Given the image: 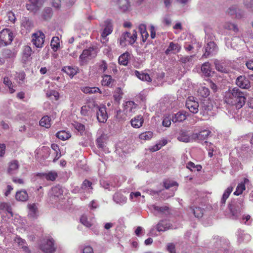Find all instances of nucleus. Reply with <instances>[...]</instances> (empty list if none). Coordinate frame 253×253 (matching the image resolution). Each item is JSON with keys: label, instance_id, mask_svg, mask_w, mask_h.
Wrapping results in <instances>:
<instances>
[{"label": "nucleus", "instance_id": "f257e3e1", "mask_svg": "<svg viewBox=\"0 0 253 253\" xmlns=\"http://www.w3.org/2000/svg\"><path fill=\"white\" fill-rule=\"evenodd\" d=\"M225 101L226 103L240 109L245 105L246 102V94L238 88L234 87L226 92Z\"/></svg>", "mask_w": 253, "mask_h": 253}, {"label": "nucleus", "instance_id": "f03ea898", "mask_svg": "<svg viewBox=\"0 0 253 253\" xmlns=\"http://www.w3.org/2000/svg\"><path fill=\"white\" fill-rule=\"evenodd\" d=\"M137 39V32L135 30L132 31V34L126 32L124 33L121 36L119 42L120 44L122 46H125L126 45V42L131 45L133 44Z\"/></svg>", "mask_w": 253, "mask_h": 253}, {"label": "nucleus", "instance_id": "7ed1b4c3", "mask_svg": "<svg viewBox=\"0 0 253 253\" xmlns=\"http://www.w3.org/2000/svg\"><path fill=\"white\" fill-rule=\"evenodd\" d=\"M97 108L94 101H90L81 108V113L84 116L90 117Z\"/></svg>", "mask_w": 253, "mask_h": 253}, {"label": "nucleus", "instance_id": "20e7f679", "mask_svg": "<svg viewBox=\"0 0 253 253\" xmlns=\"http://www.w3.org/2000/svg\"><path fill=\"white\" fill-rule=\"evenodd\" d=\"M56 247L52 238H48L43 241L41 245V249L45 253H54Z\"/></svg>", "mask_w": 253, "mask_h": 253}, {"label": "nucleus", "instance_id": "39448f33", "mask_svg": "<svg viewBox=\"0 0 253 253\" xmlns=\"http://www.w3.org/2000/svg\"><path fill=\"white\" fill-rule=\"evenodd\" d=\"M13 40L12 33L8 29H4L0 32V44L6 45Z\"/></svg>", "mask_w": 253, "mask_h": 253}, {"label": "nucleus", "instance_id": "423d86ee", "mask_svg": "<svg viewBox=\"0 0 253 253\" xmlns=\"http://www.w3.org/2000/svg\"><path fill=\"white\" fill-rule=\"evenodd\" d=\"M42 5L41 0H28L26 7L28 10L35 13L40 10Z\"/></svg>", "mask_w": 253, "mask_h": 253}, {"label": "nucleus", "instance_id": "0eeeda50", "mask_svg": "<svg viewBox=\"0 0 253 253\" xmlns=\"http://www.w3.org/2000/svg\"><path fill=\"white\" fill-rule=\"evenodd\" d=\"M150 209L155 215H168L170 213L169 209L167 206H158L156 205H152L150 206Z\"/></svg>", "mask_w": 253, "mask_h": 253}, {"label": "nucleus", "instance_id": "6e6552de", "mask_svg": "<svg viewBox=\"0 0 253 253\" xmlns=\"http://www.w3.org/2000/svg\"><path fill=\"white\" fill-rule=\"evenodd\" d=\"M32 42L37 47L41 48L44 43V35L42 32H38L33 34Z\"/></svg>", "mask_w": 253, "mask_h": 253}, {"label": "nucleus", "instance_id": "1a4fd4ad", "mask_svg": "<svg viewBox=\"0 0 253 253\" xmlns=\"http://www.w3.org/2000/svg\"><path fill=\"white\" fill-rule=\"evenodd\" d=\"M95 112L96 113L97 119L99 122H106L108 118V116L106 112V109L105 106H98L97 105V108L95 110Z\"/></svg>", "mask_w": 253, "mask_h": 253}, {"label": "nucleus", "instance_id": "9d476101", "mask_svg": "<svg viewBox=\"0 0 253 253\" xmlns=\"http://www.w3.org/2000/svg\"><path fill=\"white\" fill-rule=\"evenodd\" d=\"M124 112L128 116H131L135 112L137 105L131 101L126 102L124 104Z\"/></svg>", "mask_w": 253, "mask_h": 253}, {"label": "nucleus", "instance_id": "9b49d317", "mask_svg": "<svg viewBox=\"0 0 253 253\" xmlns=\"http://www.w3.org/2000/svg\"><path fill=\"white\" fill-rule=\"evenodd\" d=\"M185 105L191 112L197 113L198 112L199 105L193 97H190L187 99Z\"/></svg>", "mask_w": 253, "mask_h": 253}, {"label": "nucleus", "instance_id": "f8f14e48", "mask_svg": "<svg viewBox=\"0 0 253 253\" xmlns=\"http://www.w3.org/2000/svg\"><path fill=\"white\" fill-rule=\"evenodd\" d=\"M97 55L96 50L93 48H89L87 49L83 50L82 53L80 56V59L84 62L88 58H92L95 57Z\"/></svg>", "mask_w": 253, "mask_h": 253}, {"label": "nucleus", "instance_id": "ddd939ff", "mask_svg": "<svg viewBox=\"0 0 253 253\" xmlns=\"http://www.w3.org/2000/svg\"><path fill=\"white\" fill-rule=\"evenodd\" d=\"M64 189L60 186H56L51 189V195L52 199L61 200L64 199Z\"/></svg>", "mask_w": 253, "mask_h": 253}, {"label": "nucleus", "instance_id": "4468645a", "mask_svg": "<svg viewBox=\"0 0 253 253\" xmlns=\"http://www.w3.org/2000/svg\"><path fill=\"white\" fill-rule=\"evenodd\" d=\"M236 84L241 88L249 89L251 87L249 80L245 76H240L236 80Z\"/></svg>", "mask_w": 253, "mask_h": 253}, {"label": "nucleus", "instance_id": "2eb2a0df", "mask_svg": "<svg viewBox=\"0 0 253 253\" xmlns=\"http://www.w3.org/2000/svg\"><path fill=\"white\" fill-rule=\"evenodd\" d=\"M214 64L216 69L221 73H227L229 69L227 66V63L225 61L214 60Z\"/></svg>", "mask_w": 253, "mask_h": 253}, {"label": "nucleus", "instance_id": "dca6fc26", "mask_svg": "<svg viewBox=\"0 0 253 253\" xmlns=\"http://www.w3.org/2000/svg\"><path fill=\"white\" fill-rule=\"evenodd\" d=\"M181 48V47L178 43L170 42L165 51V53L167 55L176 54L180 51Z\"/></svg>", "mask_w": 253, "mask_h": 253}, {"label": "nucleus", "instance_id": "f3484780", "mask_svg": "<svg viewBox=\"0 0 253 253\" xmlns=\"http://www.w3.org/2000/svg\"><path fill=\"white\" fill-rule=\"evenodd\" d=\"M28 216L32 218H37L38 216L39 211L38 205L36 203L29 204L28 205Z\"/></svg>", "mask_w": 253, "mask_h": 253}, {"label": "nucleus", "instance_id": "a211bd4d", "mask_svg": "<svg viewBox=\"0 0 253 253\" xmlns=\"http://www.w3.org/2000/svg\"><path fill=\"white\" fill-rule=\"evenodd\" d=\"M212 109L211 103L208 100H204L201 105V113H203V116L208 115V112Z\"/></svg>", "mask_w": 253, "mask_h": 253}, {"label": "nucleus", "instance_id": "6ab92c4d", "mask_svg": "<svg viewBox=\"0 0 253 253\" xmlns=\"http://www.w3.org/2000/svg\"><path fill=\"white\" fill-rule=\"evenodd\" d=\"M243 208V199H241L238 200V203L236 205H231L230 210L234 216H237L238 213L241 212Z\"/></svg>", "mask_w": 253, "mask_h": 253}, {"label": "nucleus", "instance_id": "aec40b11", "mask_svg": "<svg viewBox=\"0 0 253 253\" xmlns=\"http://www.w3.org/2000/svg\"><path fill=\"white\" fill-rule=\"evenodd\" d=\"M216 46L214 42H210L207 43L205 47V52L203 55V57L207 58L210 54L214 53L216 51Z\"/></svg>", "mask_w": 253, "mask_h": 253}, {"label": "nucleus", "instance_id": "412c9836", "mask_svg": "<svg viewBox=\"0 0 253 253\" xmlns=\"http://www.w3.org/2000/svg\"><path fill=\"white\" fill-rule=\"evenodd\" d=\"M144 119L142 116L139 115L134 117L130 121L131 126L136 128H140L142 126Z\"/></svg>", "mask_w": 253, "mask_h": 253}, {"label": "nucleus", "instance_id": "4be33fe9", "mask_svg": "<svg viewBox=\"0 0 253 253\" xmlns=\"http://www.w3.org/2000/svg\"><path fill=\"white\" fill-rule=\"evenodd\" d=\"M156 229L159 232H164L172 229V225L166 220H161L157 224Z\"/></svg>", "mask_w": 253, "mask_h": 253}, {"label": "nucleus", "instance_id": "5701e85b", "mask_svg": "<svg viewBox=\"0 0 253 253\" xmlns=\"http://www.w3.org/2000/svg\"><path fill=\"white\" fill-rule=\"evenodd\" d=\"M104 24L105 27L104 28L101 33V37L103 39H105L108 35L110 34L112 32V25L111 20H106L104 22Z\"/></svg>", "mask_w": 253, "mask_h": 253}, {"label": "nucleus", "instance_id": "b1692460", "mask_svg": "<svg viewBox=\"0 0 253 253\" xmlns=\"http://www.w3.org/2000/svg\"><path fill=\"white\" fill-rule=\"evenodd\" d=\"M14 241L17 243L19 248L22 249L23 251L26 253H30V250L27 246V244L26 241L20 237H16Z\"/></svg>", "mask_w": 253, "mask_h": 253}, {"label": "nucleus", "instance_id": "393cba45", "mask_svg": "<svg viewBox=\"0 0 253 253\" xmlns=\"http://www.w3.org/2000/svg\"><path fill=\"white\" fill-rule=\"evenodd\" d=\"M19 167V162L17 160H12L9 162L7 172L9 174H14L17 172Z\"/></svg>", "mask_w": 253, "mask_h": 253}, {"label": "nucleus", "instance_id": "a878e982", "mask_svg": "<svg viewBox=\"0 0 253 253\" xmlns=\"http://www.w3.org/2000/svg\"><path fill=\"white\" fill-rule=\"evenodd\" d=\"M187 116L185 112L179 111L176 114L172 116V121L175 123L177 122H181L186 119Z\"/></svg>", "mask_w": 253, "mask_h": 253}, {"label": "nucleus", "instance_id": "bb28decb", "mask_svg": "<svg viewBox=\"0 0 253 253\" xmlns=\"http://www.w3.org/2000/svg\"><path fill=\"white\" fill-rule=\"evenodd\" d=\"M251 240V236L249 234L245 233L243 230H240L238 231V241L239 243L248 242Z\"/></svg>", "mask_w": 253, "mask_h": 253}, {"label": "nucleus", "instance_id": "cd10ccee", "mask_svg": "<svg viewBox=\"0 0 253 253\" xmlns=\"http://www.w3.org/2000/svg\"><path fill=\"white\" fill-rule=\"evenodd\" d=\"M101 84L103 86L110 87L112 86V84L114 82V80L110 75H103L102 76Z\"/></svg>", "mask_w": 253, "mask_h": 253}, {"label": "nucleus", "instance_id": "c85d7f7f", "mask_svg": "<svg viewBox=\"0 0 253 253\" xmlns=\"http://www.w3.org/2000/svg\"><path fill=\"white\" fill-rule=\"evenodd\" d=\"M114 201L117 204H125L127 198L120 193H116L113 196Z\"/></svg>", "mask_w": 253, "mask_h": 253}, {"label": "nucleus", "instance_id": "c756f323", "mask_svg": "<svg viewBox=\"0 0 253 253\" xmlns=\"http://www.w3.org/2000/svg\"><path fill=\"white\" fill-rule=\"evenodd\" d=\"M135 75L140 80L143 81L150 82L151 79L147 73L140 72L137 70L134 72Z\"/></svg>", "mask_w": 253, "mask_h": 253}, {"label": "nucleus", "instance_id": "7c9ffc66", "mask_svg": "<svg viewBox=\"0 0 253 253\" xmlns=\"http://www.w3.org/2000/svg\"><path fill=\"white\" fill-rule=\"evenodd\" d=\"M15 198L18 201L24 202L28 200V196L26 191H20L16 193Z\"/></svg>", "mask_w": 253, "mask_h": 253}, {"label": "nucleus", "instance_id": "2f4dec72", "mask_svg": "<svg viewBox=\"0 0 253 253\" xmlns=\"http://www.w3.org/2000/svg\"><path fill=\"white\" fill-rule=\"evenodd\" d=\"M98 71L99 73H104L108 68L107 62L105 60H101L96 64Z\"/></svg>", "mask_w": 253, "mask_h": 253}, {"label": "nucleus", "instance_id": "473e14b6", "mask_svg": "<svg viewBox=\"0 0 253 253\" xmlns=\"http://www.w3.org/2000/svg\"><path fill=\"white\" fill-rule=\"evenodd\" d=\"M211 133L209 130L204 129L196 134L197 138L198 140H204L208 138Z\"/></svg>", "mask_w": 253, "mask_h": 253}, {"label": "nucleus", "instance_id": "72a5a7b5", "mask_svg": "<svg viewBox=\"0 0 253 253\" xmlns=\"http://www.w3.org/2000/svg\"><path fill=\"white\" fill-rule=\"evenodd\" d=\"M129 56V54L128 52H125L120 56L118 59L119 64L124 66H126L128 63V57Z\"/></svg>", "mask_w": 253, "mask_h": 253}, {"label": "nucleus", "instance_id": "f704fd0d", "mask_svg": "<svg viewBox=\"0 0 253 253\" xmlns=\"http://www.w3.org/2000/svg\"><path fill=\"white\" fill-rule=\"evenodd\" d=\"M56 136L62 140H66L71 137V134L69 131L62 130L56 133Z\"/></svg>", "mask_w": 253, "mask_h": 253}, {"label": "nucleus", "instance_id": "c9c22d12", "mask_svg": "<svg viewBox=\"0 0 253 253\" xmlns=\"http://www.w3.org/2000/svg\"><path fill=\"white\" fill-rule=\"evenodd\" d=\"M123 92L121 88L120 87L117 88L115 90L113 95L114 100L116 102L119 103L123 97Z\"/></svg>", "mask_w": 253, "mask_h": 253}, {"label": "nucleus", "instance_id": "e433bc0d", "mask_svg": "<svg viewBox=\"0 0 253 253\" xmlns=\"http://www.w3.org/2000/svg\"><path fill=\"white\" fill-rule=\"evenodd\" d=\"M201 71L207 76L211 75L210 64L209 62L204 63L201 67Z\"/></svg>", "mask_w": 253, "mask_h": 253}, {"label": "nucleus", "instance_id": "4c0bfd02", "mask_svg": "<svg viewBox=\"0 0 253 253\" xmlns=\"http://www.w3.org/2000/svg\"><path fill=\"white\" fill-rule=\"evenodd\" d=\"M82 91L85 93H95L96 92H99L101 93L102 92L100 89L97 87H90L88 86L84 87L82 88Z\"/></svg>", "mask_w": 253, "mask_h": 253}, {"label": "nucleus", "instance_id": "58836bf2", "mask_svg": "<svg viewBox=\"0 0 253 253\" xmlns=\"http://www.w3.org/2000/svg\"><path fill=\"white\" fill-rule=\"evenodd\" d=\"M177 139L179 141L184 142H188L190 141V136L188 134L187 132L184 131H181L179 133V136L177 137Z\"/></svg>", "mask_w": 253, "mask_h": 253}, {"label": "nucleus", "instance_id": "ea45409f", "mask_svg": "<svg viewBox=\"0 0 253 253\" xmlns=\"http://www.w3.org/2000/svg\"><path fill=\"white\" fill-rule=\"evenodd\" d=\"M40 125L45 128L50 127L51 124L49 117L47 116L43 117L40 121Z\"/></svg>", "mask_w": 253, "mask_h": 253}, {"label": "nucleus", "instance_id": "a19ab883", "mask_svg": "<svg viewBox=\"0 0 253 253\" xmlns=\"http://www.w3.org/2000/svg\"><path fill=\"white\" fill-rule=\"evenodd\" d=\"M60 42H59V39L57 37H54L52 38L50 45L52 48V49L54 51H56L58 50V49L59 47L60 46Z\"/></svg>", "mask_w": 253, "mask_h": 253}, {"label": "nucleus", "instance_id": "79ce46f5", "mask_svg": "<svg viewBox=\"0 0 253 253\" xmlns=\"http://www.w3.org/2000/svg\"><path fill=\"white\" fill-rule=\"evenodd\" d=\"M63 71L70 77H73L77 73V69L71 66L64 67Z\"/></svg>", "mask_w": 253, "mask_h": 253}, {"label": "nucleus", "instance_id": "37998d69", "mask_svg": "<svg viewBox=\"0 0 253 253\" xmlns=\"http://www.w3.org/2000/svg\"><path fill=\"white\" fill-rule=\"evenodd\" d=\"M118 4L119 8L124 11L127 10L129 6L128 0H118Z\"/></svg>", "mask_w": 253, "mask_h": 253}, {"label": "nucleus", "instance_id": "c03bdc74", "mask_svg": "<svg viewBox=\"0 0 253 253\" xmlns=\"http://www.w3.org/2000/svg\"><path fill=\"white\" fill-rule=\"evenodd\" d=\"M223 27L225 29L232 30L235 33L239 32V29L237 25L230 22H226L224 23Z\"/></svg>", "mask_w": 253, "mask_h": 253}, {"label": "nucleus", "instance_id": "a18cd8bd", "mask_svg": "<svg viewBox=\"0 0 253 253\" xmlns=\"http://www.w3.org/2000/svg\"><path fill=\"white\" fill-rule=\"evenodd\" d=\"M0 210L6 211L10 214V217L13 216L12 209L8 203H0Z\"/></svg>", "mask_w": 253, "mask_h": 253}, {"label": "nucleus", "instance_id": "49530a36", "mask_svg": "<svg viewBox=\"0 0 253 253\" xmlns=\"http://www.w3.org/2000/svg\"><path fill=\"white\" fill-rule=\"evenodd\" d=\"M198 93L199 95L203 97H207L210 94V91L208 88L205 86H201L199 87Z\"/></svg>", "mask_w": 253, "mask_h": 253}, {"label": "nucleus", "instance_id": "de8ad7c7", "mask_svg": "<svg viewBox=\"0 0 253 253\" xmlns=\"http://www.w3.org/2000/svg\"><path fill=\"white\" fill-rule=\"evenodd\" d=\"M233 189V188L232 187H229L225 191L221 200V204L222 205L225 204L226 199L229 197V196L232 192Z\"/></svg>", "mask_w": 253, "mask_h": 253}, {"label": "nucleus", "instance_id": "09e8293b", "mask_svg": "<svg viewBox=\"0 0 253 253\" xmlns=\"http://www.w3.org/2000/svg\"><path fill=\"white\" fill-rule=\"evenodd\" d=\"M195 55H192L190 56H181L179 59V61L183 64H186L187 63L193 64V58L195 57Z\"/></svg>", "mask_w": 253, "mask_h": 253}, {"label": "nucleus", "instance_id": "8fccbe9b", "mask_svg": "<svg viewBox=\"0 0 253 253\" xmlns=\"http://www.w3.org/2000/svg\"><path fill=\"white\" fill-rule=\"evenodd\" d=\"M73 126L75 128L80 132L81 135H83L85 132V126L83 124L78 122H75L73 124Z\"/></svg>", "mask_w": 253, "mask_h": 253}, {"label": "nucleus", "instance_id": "3c124183", "mask_svg": "<svg viewBox=\"0 0 253 253\" xmlns=\"http://www.w3.org/2000/svg\"><path fill=\"white\" fill-rule=\"evenodd\" d=\"M243 4L246 9L253 13V0H243Z\"/></svg>", "mask_w": 253, "mask_h": 253}, {"label": "nucleus", "instance_id": "603ef678", "mask_svg": "<svg viewBox=\"0 0 253 253\" xmlns=\"http://www.w3.org/2000/svg\"><path fill=\"white\" fill-rule=\"evenodd\" d=\"M52 9L49 7L45 8L42 12V17L43 19L47 20L52 16Z\"/></svg>", "mask_w": 253, "mask_h": 253}, {"label": "nucleus", "instance_id": "864d4df0", "mask_svg": "<svg viewBox=\"0 0 253 253\" xmlns=\"http://www.w3.org/2000/svg\"><path fill=\"white\" fill-rule=\"evenodd\" d=\"M153 134L152 131H148L141 133L139 135V138L141 140H148L153 137Z\"/></svg>", "mask_w": 253, "mask_h": 253}, {"label": "nucleus", "instance_id": "5fc2aeb1", "mask_svg": "<svg viewBox=\"0 0 253 253\" xmlns=\"http://www.w3.org/2000/svg\"><path fill=\"white\" fill-rule=\"evenodd\" d=\"M191 211L195 215V217L200 218L203 215L204 211L201 208L196 207L195 209H191Z\"/></svg>", "mask_w": 253, "mask_h": 253}, {"label": "nucleus", "instance_id": "6e6d98bb", "mask_svg": "<svg viewBox=\"0 0 253 253\" xmlns=\"http://www.w3.org/2000/svg\"><path fill=\"white\" fill-rule=\"evenodd\" d=\"M42 176L47 180L54 181L57 176V174L55 172H49L47 173H43Z\"/></svg>", "mask_w": 253, "mask_h": 253}, {"label": "nucleus", "instance_id": "4d7b16f0", "mask_svg": "<svg viewBox=\"0 0 253 253\" xmlns=\"http://www.w3.org/2000/svg\"><path fill=\"white\" fill-rule=\"evenodd\" d=\"M245 189L246 187L244 183H239L238 185L236 191L234 193V194L237 196L241 195L243 192L245 190Z\"/></svg>", "mask_w": 253, "mask_h": 253}, {"label": "nucleus", "instance_id": "13d9d810", "mask_svg": "<svg viewBox=\"0 0 253 253\" xmlns=\"http://www.w3.org/2000/svg\"><path fill=\"white\" fill-rule=\"evenodd\" d=\"M81 222L86 227H90L92 225L91 221H88L85 215H82L80 218Z\"/></svg>", "mask_w": 253, "mask_h": 253}, {"label": "nucleus", "instance_id": "bf43d9fd", "mask_svg": "<svg viewBox=\"0 0 253 253\" xmlns=\"http://www.w3.org/2000/svg\"><path fill=\"white\" fill-rule=\"evenodd\" d=\"M237 8V5H232L227 9L226 14L234 18Z\"/></svg>", "mask_w": 253, "mask_h": 253}, {"label": "nucleus", "instance_id": "052dcab7", "mask_svg": "<svg viewBox=\"0 0 253 253\" xmlns=\"http://www.w3.org/2000/svg\"><path fill=\"white\" fill-rule=\"evenodd\" d=\"M245 12L244 10L240 9L238 7L234 17L236 19H241L245 17Z\"/></svg>", "mask_w": 253, "mask_h": 253}, {"label": "nucleus", "instance_id": "680f3d73", "mask_svg": "<svg viewBox=\"0 0 253 253\" xmlns=\"http://www.w3.org/2000/svg\"><path fill=\"white\" fill-rule=\"evenodd\" d=\"M186 168L191 171H193L195 169H196L197 171H199L202 169V167L200 165L196 166L193 163L191 162H189L187 164Z\"/></svg>", "mask_w": 253, "mask_h": 253}, {"label": "nucleus", "instance_id": "e2e57ef3", "mask_svg": "<svg viewBox=\"0 0 253 253\" xmlns=\"http://www.w3.org/2000/svg\"><path fill=\"white\" fill-rule=\"evenodd\" d=\"M92 183L87 180H85L82 185L81 188L84 191H88L92 189Z\"/></svg>", "mask_w": 253, "mask_h": 253}, {"label": "nucleus", "instance_id": "0e129e2a", "mask_svg": "<svg viewBox=\"0 0 253 253\" xmlns=\"http://www.w3.org/2000/svg\"><path fill=\"white\" fill-rule=\"evenodd\" d=\"M3 83L4 84L7 86L9 88V91L11 93H13L15 91V89L12 88V83L9 80L8 77H4L3 79Z\"/></svg>", "mask_w": 253, "mask_h": 253}, {"label": "nucleus", "instance_id": "69168bd1", "mask_svg": "<svg viewBox=\"0 0 253 253\" xmlns=\"http://www.w3.org/2000/svg\"><path fill=\"white\" fill-rule=\"evenodd\" d=\"M32 49L29 46H25L23 49V55L24 58L27 59L32 54Z\"/></svg>", "mask_w": 253, "mask_h": 253}, {"label": "nucleus", "instance_id": "338daca9", "mask_svg": "<svg viewBox=\"0 0 253 253\" xmlns=\"http://www.w3.org/2000/svg\"><path fill=\"white\" fill-rule=\"evenodd\" d=\"M171 121H172V117L170 116L165 117L163 121V126L169 127L171 125Z\"/></svg>", "mask_w": 253, "mask_h": 253}, {"label": "nucleus", "instance_id": "774afa93", "mask_svg": "<svg viewBox=\"0 0 253 253\" xmlns=\"http://www.w3.org/2000/svg\"><path fill=\"white\" fill-rule=\"evenodd\" d=\"M101 185L105 189H108L109 190H112V188L115 187V185L110 184L107 181H102L100 182Z\"/></svg>", "mask_w": 253, "mask_h": 253}]
</instances>
